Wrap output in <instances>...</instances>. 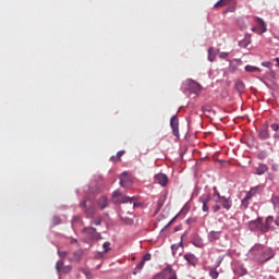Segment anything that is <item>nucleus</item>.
Instances as JSON below:
<instances>
[{
    "mask_svg": "<svg viewBox=\"0 0 279 279\" xmlns=\"http://www.w3.org/2000/svg\"><path fill=\"white\" fill-rule=\"evenodd\" d=\"M275 62H277V66H279V57L275 58Z\"/></svg>",
    "mask_w": 279,
    "mask_h": 279,
    "instance_id": "57",
    "label": "nucleus"
},
{
    "mask_svg": "<svg viewBox=\"0 0 279 279\" xmlns=\"http://www.w3.org/2000/svg\"><path fill=\"white\" fill-rule=\"evenodd\" d=\"M221 263H223V256L217 258L215 268L217 269V267H220Z\"/></svg>",
    "mask_w": 279,
    "mask_h": 279,
    "instance_id": "40",
    "label": "nucleus"
},
{
    "mask_svg": "<svg viewBox=\"0 0 279 279\" xmlns=\"http://www.w3.org/2000/svg\"><path fill=\"white\" fill-rule=\"evenodd\" d=\"M175 232H178V228H175Z\"/></svg>",
    "mask_w": 279,
    "mask_h": 279,
    "instance_id": "64",
    "label": "nucleus"
},
{
    "mask_svg": "<svg viewBox=\"0 0 279 279\" xmlns=\"http://www.w3.org/2000/svg\"><path fill=\"white\" fill-rule=\"evenodd\" d=\"M70 243H71V244L77 243V239L73 238Z\"/></svg>",
    "mask_w": 279,
    "mask_h": 279,
    "instance_id": "56",
    "label": "nucleus"
},
{
    "mask_svg": "<svg viewBox=\"0 0 279 279\" xmlns=\"http://www.w3.org/2000/svg\"><path fill=\"white\" fill-rule=\"evenodd\" d=\"M231 73H234L236 71V68H230Z\"/></svg>",
    "mask_w": 279,
    "mask_h": 279,
    "instance_id": "58",
    "label": "nucleus"
},
{
    "mask_svg": "<svg viewBox=\"0 0 279 279\" xmlns=\"http://www.w3.org/2000/svg\"><path fill=\"white\" fill-rule=\"evenodd\" d=\"M184 236H186V233H183L181 235V241L177 244V245H179V247H183V245H184Z\"/></svg>",
    "mask_w": 279,
    "mask_h": 279,
    "instance_id": "43",
    "label": "nucleus"
},
{
    "mask_svg": "<svg viewBox=\"0 0 279 279\" xmlns=\"http://www.w3.org/2000/svg\"><path fill=\"white\" fill-rule=\"evenodd\" d=\"M119 195H121V192H119V191L113 192V197H119Z\"/></svg>",
    "mask_w": 279,
    "mask_h": 279,
    "instance_id": "53",
    "label": "nucleus"
},
{
    "mask_svg": "<svg viewBox=\"0 0 279 279\" xmlns=\"http://www.w3.org/2000/svg\"><path fill=\"white\" fill-rule=\"evenodd\" d=\"M213 191H214V193H218L219 191L217 190V186H214L213 187Z\"/></svg>",
    "mask_w": 279,
    "mask_h": 279,
    "instance_id": "59",
    "label": "nucleus"
},
{
    "mask_svg": "<svg viewBox=\"0 0 279 279\" xmlns=\"http://www.w3.org/2000/svg\"><path fill=\"white\" fill-rule=\"evenodd\" d=\"M264 186L263 185H256L251 187V190L246 193L247 195H251V197H254V195H260L263 193Z\"/></svg>",
    "mask_w": 279,
    "mask_h": 279,
    "instance_id": "16",
    "label": "nucleus"
},
{
    "mask_svg": "<svg viewBox=\"0 0 279 279\" xmlns=\"http://www.w3.org/2000/svg\"><path fill=\"white\" fill-rule=\"evenodd\" d=\"M123 154H125V150H119L118 153H117V160H121V157L123 156Z\"/></svg>",
    "mask_w": 279,
    "mask_h": 279,
    "instance_id": "47",
    "label": "nucleus"
},
{
    "mask_svg": "<svg viewBox=\"0 0 279 279\" xmlns=\"http://www.w3.org/2000/svg\"><path fill=\"white\" fill-rule=\"evenodd\" d=\"M230 1L232 0H219L214 8H221V5H228V3H230Z\"/></svg>",
    "mask_w": 279,
    "mask_h": 279,
    "instance_id": "24",
    "label": "nucleus"
},
{
    "mask_svg": "<svg viewBox=\"0 0 279 279\" xmlns=\"http://www.w3.org/2000/svg\"><path fill=\"white\" fill-rule=\"evenodd\" d=\"M235 87L238 88V90H243V88H245V84L241 81H238Z\"/></svg>",
    "mask_w": 279,
    "mask_h": 279,
    "instance_id": "35",
    "label": "nucleus"
},
{
    "mask_svg": "<svg viewBox=\"0 0 279 279\" xmlns=\"http://www.w3.org/2000/svg\"><path fill=\"white\" fill-rule=\"evenodd\" d=\"M244 69L246 73H256V71L260 72V68L254 65H246Z\"/></svg>",
    "mask_w": 279,
    "mask_h": 279,
    "instance_id": "21",
    "label": "nucleus"
},
{
    "mask_svg": "<svg viewBox=\"0 0 279 279\" xmlns=\"http://www.w3.org/2000/svg\"><path fill=\"white\" fill-rule=\"evenodd\" d=\"M83 233L86 234L90 241H100L101 239V233L97 232V229L93 227H85Z\"/></svg>",
    "mask_w": 279,
    "mask_h": 279,
    "instance_id": "5",
    "label": "nucleus"
},
{
    "mask_svg": "<svg viewBox=\"0 0 279 279\" xmlns=\"http://www.w3.org/2000/svg\"><path fill=\"white\" fill-rule=\"evenodd\" d=\"M68 255L69 253L66 251H58V256H60V258H66Z\"/></svg>",
    "mask_w": 279,
    "mask_h": 279,
    "instance_id": "38",
    "label": "nucleus"
},
{
    "mask_svg": "<svg viewBox=\"0 0 279 279\" xmlns=\"http://www.w3.org/2000/svg\"><path fill=\"white\" fill-rule=\"evenodd\" d=\"M60 223H62V219L60 218V216H53L52 217V225L53 226H60Z\"/></svg>",
    "mask_w": 279,
    "mask_h": 279,
    "instance_id": "26",
    "label": "nucleus"
},
{
    "mask_svg": "<svg viewBox=\"0 0 279 279\" xmlns=\"http://www.w3.org/2000/svg\"><path fill=\"white\" fill-rule=\"evenodd\" d=\"M197 222V218H187L186 223L187 226H193V223Z\"/></svg>",
    "mask_w": 279,
    "mask_h": 279,
    "instance_id": "39",
    "label": "nucleus"
},
{
    "mask_svg": "<svg viewBox=\"0 0 279 279\" xmlns=\"http://www.w3.org/2000/svg\"><path fill=\"white\" fill-rule=\"evenodd\" d=\"M270 128H271V130H272L274 132H278V130H279V124H278V123H272V124L270 125Z\"/></svg>",
    "mask_w": 279,
    "mask_h": 279,
    "instance_id": "46",
    "label": "nucleus"
},
{
    "mask_svg": "<svg viewBox=\"0 0 279 279\" xmlns=\"http://www.w3.org/2000/svg\"><path fill=\"white\" fill-rule=\"evenodd\" d=\"M248 256L252 258V260H255V263L265 265V263H269V260L276 256V250L263 244H255L250 250Z\"/></svg>",
    "mask_w": 279,
    "mask_h": 279,
    "instance_id": "1",
    "label": "nucleus"
},
{
    "mask_svg": "<svg viewBox=\"0 0 279 279\" xmlns=\"http://www.w3.org/2000/svg\"><path fill=\"white\" fill-rule=\"evenodd\" d=\"M262 66H265L266 69H271V66H274V63H271V61H264L262 62Z\"/></svg>",
    "mask_w": 279,
    "mask_h": 279,
    "instance_id": "36",
    "label": "nucleus"
},
{
    "mask_svg": "<svg viewBox=\"0 0 279 279\" xmlns=\"http://www.w3.org/2000/svg\"><path fill=\"white\" fill-rule=\"evenodd\" d=\"M271 202L275 208H279V196H272Z\"/></svg>",
    "mask_w": 279,
    "mask_h": 279,
    "instance_id": "31",
    "label": "nucleus"
},
{
    "mask_svg": "<svg viewBox=\"0 0 279 279\" xmlns=\"http://www.w3.org/2000/svg\"><path fill=\"white\" fill-rule=\"evenodd\" d=\"M274 138H279V133H276V134L274 135Z\"/></svg>",
    "mask_w": 279,
    "mask_h": 279,
    "instance_id": "60",
    "label": "nucleus"
},
{
    "mask_svg": "<svg viewBox=\"0 0 279 279\" xmlns=\"http://www.w3.org/2000/svg\"><path fill=\"white\" fill-rule=\"evenodd\" d=\"M187 213H189V209H182V210H181V215H182V214L186 215Z\"/></svg>",
    "mask_w": 279,
    "mask_h": 279,
    "instance_id": "55",
    "label": "nucleus"
},
{
    "mask_svg": "<svg viewBox=\"0 0 279 279\" xmlns=\"http://www.w3.org/2000/svg\"><path fill=\"white\" fill-rule=\"evenodd\" d=\"M97 206L100 208V210H105V208H108V197L100 196L97 201Z\"/></svg>",
    "mask_w": 279,
    "mask_h": 279,
    "instance_id": "17",
    "label": "nucleus"
},
{
    "mask_svg": "<svg viewBox=\"0 0 279 279\" xmlns=\"http://www.w3.org/2000/svg\"><path fill=\"white\" fill-rule=\"evenodd\" d=\"M213 197H214V202L216 204V202H219L223 196H221V194L219 192H214Z\"/></svg>",
    "mask_w": 279,
    "mask_h": 279,
    "instance_id": "30",
    "label": "nucleus"
},
{
    "mask_svg": "<svg viewBox=\"0 0 279 279\" xmlns=\"http://www.w3.org/2000/svg\"><path fill=\"white\" fill-rule=\"evenodd\" d=\"M230 56L229 52H220L219 53V58H221V60H226V58H228Z\"/></svg>",
    "mask_w": 279,
    "mask_h": 279,
    "instance_id": "44",
    "label": "nucleus"
},
{
    "mask_svg": "<svg viewBox=\"0 0 279 279\" xmlns=\"http://www.w3.org/2000/svg\"><path fill=\"white\" fill-rule=\"evenodd\" d=\"M90 226H101V217L93 219Z\"/></svg>",
    "mask_w": 279,
    "mask_h": 279,
    "instance_id": "27",
    "label": "nucleus"
},
{
    "mask_svg": "<svg viewBox=\"0 0 279 279\" xmlns=\"http://www.w3.org/2000/svg\"><path fill=\"white\" fill-rule=\"evenodd\" d=\"M192 245H194V247H204V240L201 236H196L192 240Z\"/></svg>",
    "mask_w": 279,
    "mask_h": 279,
    "instance_id": "20",
    "label": "nucleus"
},
{
    "mask_svg": "<svg viewBox=\"0 0 279 279\" xmlns=\"http://www.w3.org/2000/svg\"><path fill=\"white\" fill-rule=\"evenodd\" d=\"M274 216H267L265 221L262 218V234H267L269 230H274Z\"/></svg>",
    "mask_w": 279,
    "mask_h": 279,
    "instance_id": "8",
    "label": "nucleus"
},
{
    "mask_svg": "<svg viewBox=\"0 0 279 279\" xmlns=\"http://www.w3.org/2000/svg\"><path fill=\"white\" fill-rule=\"evenodd\" d=\"M207 239H208L209 243H213L215 241H219V239H221V231H210L207 234Z\"/></svg>",
    "mask_w": 279,
    "mask_h": 279,
    "instance_id": "15",
    "label": "nucleus"
},
{
    "mask_svg": "<svg viewBox=\"0 0 279 279\" xmlns=\"http://www.w3.org/2000/svg\"><path fill=\"white\" fill-rule=\"evenodd\" d=\"M155 183L159 184L160 186H167L169 184V177L165 173H157L154 177Z\"/></svg>",
    "mask_w": 279,
    "mask_h": 279,
    "instance_id": "11",
    "label": "nucleus"
},
{
    "mask_svg": "<svg viewBox=\"0 0 279 279\" xmlns=\"http://www.w3.org/2000/svg\"><path fill=\"white\" fill-rule=\"evenodd\" d=\"M210 53H213V48H209L208 49V60H209V62H213L214 61V59L213 58H210Z\"/></svg>",
    "mask_w": 279,
    "mask_h": 279,
    "instance_id": "48",
    "label": "nucleus"
},
{
    "mask_svg": "<svg viewBox=\"0 0 279 279\" xmlns=\"http://www.w3.org/2000/svg\"><path fill=\"white\" fill-rule=\"evenodd\" d=\"M221 205L219 203H216V205L211 206L213 213H219L221 210Z\"/></svg>",
    "mask_w": 279,
    "mask_h": 279,
    "instance_id": "32",
    "label": "nucleus"
},
{
    "mask_svg": "<svg viewBox=\"0 0 279 279\" xmlns=\"http://www.w3.org/2000/svg\"><path fill=\"white\" fill-rule=\"evenodd\" d=\"M136 206V203H133V207Z\"/></svg>",
    "mask_w": 279,
    "mask_h": 279,
    "instance_id": "62",
    "label": "nucleus"
},
{
    "mask_svg": "<svg viewBox=\"0 0 279 279\" xmlns=\"http://www.w3.org/2000/svg\"><path fill=\"white\" fill-rule=\"evenodd\" d=\"M182 90L185 93H193L194 95H199V93H202V85L191 78H187L182 84Z\"/></svg>",
    "mask_w": 279,
    "mask_h": 279,
    "instance_id": "2",
    "label": "nucleus"
},
{
    "mask_svg": "<svg viewBox=\"0 0 279 279\" xmlns=\"http://www.w3.org/2000/svg\"><path fill=\"white\" fill-rule=\"evenodd\" d=\"M84 274H85V276H86L87 279H90V278H92L90 271L85 270Z\"/></svg>",
    "mask_w": 279,
    "mask_h": 279,
    "instance_id": "51",
    "label": "nucleus"
},
{
    "mask_svg": "<svg viewBox=\"0 0 279 279\" xmlns=\"http://www.w3.org/2000/svg\"><path fill=\"white\" fill-rule=\"evenodd\" d=\"M62 267H64V262H62V260L57 262L56 269H57L59 275H60V271H61Z\"/></svg>",
    "mask_w": 279,
    "mask_h": 279,
    "instance_id": "28",
    "label": "nucleus"
},
{
    "mask_svg": "<svg viewBox=\"0 0 279 279\" xmlns=\"http://www.w3.org/2000/svg\"><path fill=\"white\" fill-rule=\"evenodd\" d=\"M80 221H82V218L80 216H74L72 219V228H74L76 223H80Z\"/></svg>",
    "mask_w": 279,
    "mask_h": 279,
    "instance_id": "33",
    "label": "nucleus"
},
{
    "mask_svg": "<svg viewBox=\"0 0 279 279\" xmlns=\"http://www.w3.org/2000/svg\"><path fill=\"white\" fill-rule=\"evenodd\" d=\"M247 229L251 232H262L263 233V218L257 217L255 220H251L246 223Z\"/></svg>",
    "mask_w": 279,
    "mask_h": 279,
    "instance_id": "4",
    "label": "nucleus"
},
{
    "mask_svg": "<svg viewBox=\"0 0 279 279\" xmlns=\"http://www.w3.org/2000/svg\"><path fill=\"white\" fill-rule=\"evenodd\" d=\"M239 276H245V274H247V270L245 268L241 269V272H238Z\"/></svg>",
    "mask_w": 279,
    "mask_h": 279,
    "instance_id": "50",
    "label": "nucleus"
},
{
    "mask_svg": "<svg viewBox=\"0 0 279 279\" xmlns=\"http://www.w3.org/2000/svg\"><path fill=\"white\" fill-rule=\"evenodd\" d=\"M209 276H210V278H213V279H217V278H219V271H217V268H210V270H209Z\"/></svg>",
    "mask_w": 279,
    "mask_h": 279,
    "instance_id": "22",
    "label": "nucleus"
},
{
    "mask_svg": "<svg viewBox=\"0 0 279 279\" xmlns=\"http://www.w3.org/2000/svg\"><path fill=\"white\" fill-rule=\"evenodd\" d=\"M269 171V167L265 163H258L257 167H255V175H265Z\"/></svg>",
    "mask_w": 279,
    "mask_h": 279,
    "instance_id": "14",
    "label": "nucleus"
},
{
    "mask_svg": "<svg viewBox=\"0 0 279 279\" xmlns=\"http://www.w3.org/2000/svg\"><path fill=\"white\" fill-rule=\"evenodd\" d=\"M256 19V25L252 27V32L255 34H265L267 32V23L260 17H255Z\"/></svg>",
    "mask_w": 279,
    "mask_h": 279,
    "instance_id": "6",
    "label": "nucleus"
},
{
    "mask_svg": "<svg viewBox=\"0 0 279 279\" xmlns=\"http://www.w3.org/2000/svg\"><path fill=\"white\" fill-rule=\"evenodd\" d=\"M216 204H220V207H222L225 210H230V208H232V198L222 196L216 202Z\"/></svg>",
    "mask_w": 279,
    "mask_h": 279,
    "instance_id": "13",
    "label": "nucleus"
},
{
    "mask_svg": "<svg viewBox=\"0 0 279 279\" xmlns=\"http://www.w3.org/2000/svg\"><path fill=\"white\" fill-rule=\"evenodd\" d=\"M267 76L270 77V80H276V71L270 70L267 72Z\"/></svg>",
    "mask_w": 279,
    "mask_h": 279,
    "instance_id": "37",
    "label": "nucleus"
},
{
    "mask_svg": "<svg viewBox=\"0 0 279 279\" xmlns=\"http://www.w3.org/2000/svg\"><path fill=\"white\" fill-rule=\"evenodd\" d=\"M134 197L125 196L120 204H133Z\"/></svg>",
    "mask_w": 279,
    "mask_h": 279,
    "instance_id": "25",
    "label": "nucleus"
},
{
    "mask_svg": "<svg viewBox=\"0 0 279 279\" xmlns=\"http://www.w3.org/2000/svg\"><path fill=\"white\" fill-rule=\"evenodd\" d=\"M183 258L186 260L187 265H191L192 267H197V263H199V259L193 253H185Z\"/></svg>",
    "mask_w": 279,
    "mask_h": 279,
    "instance_id": "12",
    "label": "nucleus"
},
{
    "mask_svg": "<svg viewBox=\"0 0 279 279\" xmlns=\"http://www.w3.org/2000/svg\"><path fill=\"white\" fill-rule=\"evenodd\" d=\"M66 269H71V267L68 266Z\"/></svg>",
    "mask_w": 279,
    "mask_h": 279,
    "instance_id": "63",
    "label": "nucleus"
},
{
    "mask_svg": "<svg viewBox=\"0 0 279 279\" xmlns=\"http://www.w3.org/2000/svg\"><path fill=\"white\" fill-rule=\"evenodd\" d=\"M170 128H172V134L180 138V121L178 120V116L174 114L170 119Z\"/></svg>",
    "mask_w": 279,
    "mask_h": 279,
    "instance_id": "9",
    "label": "nucleus"
},
{
    "mask_svg": "<svg viewBox=\"0 0 279 279\" xmlns=\"http://www.w3.org/2000/svg\"><path fill=\"white\" fill-rule=\"evenodd\" d=\"M120 186L125 187V182L123 181V179L120 180Z\"/></svg>",
    "mask_w": 279,
    "mask_h": 279,
    "instance_id": "54",
    "label": "nucleus"
},
{
    "mask_svg": "<svg viewBox=\"0 0 279 279\" xmlns=\"http://www.w3.org/2000/svg\"><path fill=\"white\" fill-rule=\"evenodd\" d=\"M121 219V221H122V223H124L125 226H132V225H134V219H132V218H120Z\"/></svg>",
    "mask_w": 279,
    "mask_h": 279,
    "instance_id": "23",
    "label": "nucleus"
},
{
    "mask_svg": "<svg viewBox=\"0 0 279 279\" xmlns=\"http://www.w3.org/2000/svg\"><path fill=\"white\" fill-rule=\"evenodd\" d=\"M142 260H144V263H147V260H151V254L146 253V254L143 256V259H142Z\"/></svg>",
    "mask_w": 279,
    "mask_h": 279,
    "instance_id": "42",
    "label": "nucleus"
},
{
    "mask_svg": "<svg viewBox=\"0 0 279 279\" xmlns=\"http://www.w3.org/2000/svg\"><path fill=\"white\" fill-rule=\"evenodd\" d=\"M76 193L78 194V193H80V190H76Z\"/></svg>",
    "mask_w": 279,
    "mask_h": 279,
    "instance_id": "61",
    "label": "nucleus"
},
{
    "mask_svg": "<svg viewBox=\"0 0 279 279\" xmlns=\"http://www.w3.org/2000/svg\"><path fill=\"white\" fill-rule=\"evenodd\" d=\"M178 218V216H175L174 218H172L163 228L161 231L167 230V228H169V226H171V223H173V221H175V219Z\"/></svg>",
    "mask_w": 279,
    "mask_h": 279,
    "instance_id": "41",
    "label": "nucleus"
},
{
    "mask_svg": "<svg viewBox=\"0 0 279 279\" xmlns=\"http://www.w3.org/2000/svg\"><path fill=\"white\" fill-rule=\"evenodd\" d=\"M179 245L172 244L171 250H172V255L175 256V252H178Z\"/></svg>",
    "mask_w": 279,
    "mask_h": 279,
    "instance_id": "45",
    "label": "nucleus"
},
{
    "mask_svg": "<svg viewBox=\"0 0 279 279\" xmlns=\"http://www.w3.org/2000/svg\"><path fill=\"white\" fill-rule=\"evenodd\" d=\"M153 279H165V277L162 276V272L157 274Z\"/></svg>",
    "mask_w": 279,
    "mask_h": 279,
    "instance_id": "49",
    "label": "nucleus"
},
{
    "mask_svg": "<svg viewBox=\"0 0 279 279\" xmlns=\"http://www.w3.org/2000/svg\"><path fill=\"white\" fill-rule=\"evenodd\" d=\"M250 199H252V196L250 194H246L245 197L241 202V209L247 210L250 207Z\"/></svg>",
    "mask_w": 279,
    "mask_h": 279,
    "instance_id": "19",
    "label": "nucleus"
},
{
    "mask_svg": "<svg viewBox=\"0 0 279 279\" xmlns=\"http://www.w3.org/2000/svg\"><path fill=\"white\" fill-rule=\"evenodd\" d=\"M211 197L213 196L210 195V193H205L199 196L198 203L203 204L202 206L203 213H209L210 207L208 206V203L210 202Z\"/></svg>",
    "mask_w": 279,
    "mask_h": 279,
    "instance_id": "7",
    "label": "nucleus"
},
{
    "mask_svg": "<svg viewBox=\"0 0 279 279\" xmlns=\"http://www.w3.org/2000/svg\"><path fill=\"white\" fill-rule=\"evenodd\" d=\"M102 250H104L105 254L110 252V242H105L102 244Z\"/></svg>",
    "mask_w": 279,
    "mask_h": 279,
    "instance_id": "34",
    "label": "nucleus"
},
{
    "mask_svg": "<svg viewBox=\"0 0 279 279\" xmlns=\"http://www.w3.org/2000/svg\"><path fill=\"white\" fill-rule=\"evenodd\" d=\"M144 267H145V260H142V262L135 267L134 274H138V271H141V269H143Z\"/></svg>",
    "mask_w": 279,
    "mask_h": 279,
    "instance_id": "29",
    "label": "nucleus"
},
{
    "mask_svg": "<svg viewBox=\"0 0 279 279\" xmlns=\"http://www.w3.org/2000/svg\"><path fill=\"white\" fill-rule=\"evenodd\" d=\"M258 136L260 138V141H267L268 138H270V134H269V128L266 126L264 129H262L258 133Z\"/></svg>",
    "mask_w": 279,
    "mask_h": 279,
    "instance_id": "18",
    "label": "nucleus"
},
{
    "mask_svg": "<svg viewBox=\"0 0 279 279\" xmlns=\"http://www.w3.org/2000/svg\"><path fill=\"white\" fill-rule=\"evenodd\" d=\"M110 161H111V162H117V161H119V159H117L116 156H111V157H110Z\"/></svg>",
    "mask_w": 279,
    "mask_h": 279,
    "instance_id": "52",
    "label": "nucleus"
},
{
    "mask_svg": "<svg viewBox=\"0 0 279 279\" xmlns=\"http://www.w3.org/2000/svg\"><path fill=\"white\" fill-rule=\"evenodd\" d=\"M80 208H84L86 217H93V215H95L97 211L93 201L88 196H85L84 199L80 203Z\"/></svg>",
    "mask_w": 279,
    "mask_h": 279,
    "instance_id": "3",
    "label": "nucleus"
},
{
    "mask_svg": "<svg viewBox=\"0 0 279 279\" xmlns=\"http://www.w3.org/2000/svg\"><path fill=\"white\" fill-rule=\"evenodd\" d=\"M161 276H163L165 279H178V274L173 270L171 265H167V267L163 268Z\"/></svg>",
    "mask_w": 279,
    "mask_h": 279,
    "instance_id": "10",
    "label": "nucleus"
}]
</instances>
